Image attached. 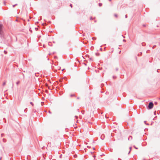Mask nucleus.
Here are the masks:
<instances>
[{
    "mask_svg": "<svg viewBox=\"0 0 160 160\" xmlns=\"http://www.w3.org/2000/svg\"><path fill=\"white\" fill-rule=\"evenodd\" d=\"M4 4L5 5V2L4 3Z\"/></svg>",
    "mask_w": 160,
    "mask_h": 160,
    "instance_id": "obj_57",
    "label": "nucleus"
},
{
    "mask_svg": "<svg viewBox=\"0 0 160 160\" xmlns=\"http://www.w3.org/2000/svg\"><path fill=\"white\" fill-rule=\"evenodd\" d=\"M3 141L4 142H6V140L5 139L3 138Z\"/></svg>",
    "mask_w": 160,
    "mask_h": 160,
    "instance_id": "obj_19",
    "label": "nucleus"
},
{
    "mask_svg": "<svg viewBox=\"0 0 160 160\" xmlns=\"http://www.w3.org/2000/svg\"><path fill=\"white\" fill-rule=\"evenodd\" d=\"M65 69H63V70H62V71H64V70Z\"/></svg>",
    "mask_w": 160,
    "mask_h": 160,
    "instance_id": "obj_54",
    "label": "nucleus"
},
{
    "mask_svg": "<svg viewBox=\"0 0 160 160\" xmlns=\"http://www.w3.org/2000/svg\"><path fill=\"white\" fill-rule=\"evenodd\" d=\"M49 113H50V114H51V112H50V111H49Z\"/></svg>",
    "mask_w": 160,
    "mask_h": 160,
    "instance_id": "obj_36",
    "label": "nucleus"
},
{
    "mask_svg": "<svg viewBox=\"0 0 160 160\" xmlns=\"http://www.w3.org/2000/svg\"><path fill=\"white\" fill-rule=\"evenodd\" d=\"M116 71H117L118 70V68H116Z\"/></svg>",
    "mask_w": 160,
    "mask_h": 160,
    "instance_id": "obj_33",
    "label": "nucleus"
},
{
    "mask_svg": "<svg viewBox=\"0 0 160 160\" xmlns=\"http://www.w3.org/2000/svg\"><path fill=\"white\" fill-rule=\"evenodd\" d=\"M6 82L4 81L3 83V84H2L3 86H4L6 84Z\"/></svg>",
    "mask_w": 160,
    "mask_h": 160,
    "instance_id": "obj_12",
    "label": "nucleus"
},
{
    "mask_svg": "<svg viewBox=\"0 0 160 160\" xmlns=\"http://www.w3.org/2000/svg\"><path fill=\"white\" fill-rule=\"evenodd\" d=\"M61 157H62V155H61L60 156V158H61Z\"/></svg>",
    "mask_w": 160,
    "mask_h": 160,
    "instance_id": "obj_41",
    "label": "nucleus"
},
{
    "mask_svg": "<svg viewBox=\"0 0 160 160\" xmlns=\"http://www.w3.org/2000/svg\"><path fill=\"white\" fill-rule=\"evenodd\" d=\"M3 119L5 120V122H6V119H5V118H3Z\"/></svg>",
    "mask_w": 160,
    "mask_h": 160,
    "instance_id": "obj_45",
    "label": "nucleus"
},
{
    "mask_svg": "<svg viewBox=\"0 0 160 160\" xmlns=\"http://www.w3.org/2000/svg\"><path fill=\"white\" fill-rule=\"evenodd\" d=\"M3 134H1V135H2V137L3 136Z\"/></svg>",
    "mask_w": 160,
    "mask_h": 160,
    "instance_id": "obj_43",
    "label": "nucleus"
},
{
    "mask_svg": "<svg viewBox=\"0 0 160 160\" xmlns=\"http://www.w3.org/2000/svg\"><path fill=\"white\" fill-rule=\"evenodd\" d=\"M77 99H79V97H78V98H77Z\"/></svg>",
    "mask_w": 160,
    "mask_h": 160,
    "instance_id": "obj_49",
    "label": "nucleus"
},
{
    "mask_svg": "<svg viewBox=\"0 0 160 160\" xmlns=\"http://www.w3.org/2000/svg\"><path fill=\"white\" fill-rule=\"evenodd\" d=\"M153 107V104L152 102H150L149 103L148 106L147 108L148 109H152Z\"/></svg>",
    "mask_w": 160,
    "mask_h": 160,
    "instance_id": "obj_2",
    "label": "nucleus"
},
{
    "mask_svg": "<svg viewBox=\"0 0 160 160\" xmlns=\"http://www.w3.org/2000/svg\"><path fill=\"white\" fill-rule=\"evenodd\" d=\"M100 50L101 51H102V48H100Z\"/></svg>",
    "mask_w": 160,
    "mask_h": 160,
    "instance_id": "obj_35",
    "label": "nucleus"
},
{
    "mask_svg": "<svg viewBox=\"0 0 160 160\" xmlns=\"http://www.w3.org/2000/svg\"><path fill=\"white\" fill-rule=\"evenodd\" d=\"M122 36L123 37V38H125V37L124 36L122 35Z\"/></svg>",
    "mask_w": 160,
    "mask_h": 160,
    "instance_id": "obj_34",
    "label": "nucleus"
},
{
    "mask_svg": "<svg viewBox=\"0 0 160 160\" xmlns=\"http://www.w3.org/2000/svg\"><path fill=\"white\" fill-rule=\"evenodd\" d=\"M127 17H128V16H127V15H125V18H127Z\"/></svg>",
    "mask_w": 160,
    "mask_h": 160,
    "instance_id": "obj_30",
    "label": "nucleus"
},
{
    "mask_svg": "<svg viewBox=\"0 0 160 160\" xmlns=\"http://www.w3.org/2000/svg\"><path fill=\"white\" fill-rule=\"evenodd\" d=\"M114 16L116 18L118 17V15L117 14H115L114 15Z\"/></svg>",
    "mask_w": 160,
    "mask_h": 160,
    "instance_id": "obj_24",
    "label": "nucleus"
},
{
    "mask_svg": "<svg viewBox=\"0 0 160 160\" xmlns=\"http://www.w3.org/2000/svg\"><path fill=\"white\" fill-rule=\"evenodd\" d=\"M101 138L102 140H103L104 138V135H102L101 137Z\"/></svg>",
    "mask_w": 160,
    "mask_h": 160,
    "instance_id": "obj_4",
    "label": "nucleus"
},
{
    "mask_svg": "<svg viewBox=\"0 0 160 160\" xmlns=\"http://www.w3.org/2000/svg\"><path fill=\"white\" fill-rule=\"evenodd\" d=\"M128 139L129 140H131L132 139V137L131 136H130L128 137Z\"/></svg>",
    "mask_w": 160,
    "mask_h": 160,
    "instance_id": "obj_3",
    "label": "nucleus"
},
{
    "mask_svg": "<svg viewBox=\"0 0 160 160\" xmlns=\"http://www.w3.org/2000/svg\"><path fill=\"white\" fill-rule=\"evenodd\" d=\"M20 83V81H18L16 82V84L17 85H18Z\"/></svg>",
    "mask_w": 160,
    "mask_h": 160,
    "instance_id": "obj_5",
    "label": "nucleus"
},
{
    "mask_svg": "<svg viewBox=\"0 0 160 160\" xmlns=\"http://www.w3.org/2000/svg\"><path fill=\"white\" fill-rule=\"evenodd\" d=\"M142 46H144L146 45V43L145 42H142Z\"/></svg>",
    "mask_w": 160,
    "mask_h": 160,
    "instance_id": "obj_6",
    "label": "nucleus"
},
{
    "mask_svg": "<svg viewBox=\"0 0 160 160\" xmlns=\"http://www.w3.org/2000/svg\"><path fill=\"white\" fill-rule=\"evenodd\" d=\"M118 160H121V159L120 158H118Z\"/></svg>",
    "mask_w": 160,
    "mask_h": 160,
    "instance_id": "obj_44",
    "label": "nucleus"
},
{
    "mask_svg": "<svg viewBox=\"0 0 160 160\" xmlns=\"http://www.w3.org/2000/svg\"><path fill=\"white\" fill-rule=\"evenodd\" d=\"M142 52H141L138 54V56H141L142 55Z\"/></svg>",
    "mask_w": 160,
    "mask_h": 160,
    "instance_id": "obj_9",
    "label": "nucleus"
},
{
    "mask_svg": "<svg viewBox=\"0 0 160 160\" xmlns=\"http://www.w3.org/2000/svg\"><path fill=\"white\" fill-rule=\"evenodd\" d=\"M85 65H86V64H85Z\"/></svg>",
    "mask_w": 160,
    "mask_h": 160,
    "instance_id": "obj_58",
    "label": "nucleus"
},
{
    "mask_svg": "<svg viewBox=\"0 0 160 160\" xmlns=\"http://www.w3.org/2000/svg\"><path fill=\"white\" fill-rule=\"evenodd\" d=\"M157 71V72H160V69H158Z\"/></svg>",
    "mask_w": 160,
    "mask_h": 160,
    "instance_id": "obj_14",
    "label": "nucleus"
},
{
    "mask_svg": "<svg viewBox=\"0 0 160 160\" xmlns=\"http://www.w3.org/2000/svg\"><path fill=\"white\" fill-rule=\"evenodd\" d=\"M109 1H111L112 0H108Z\"/></svg>",
    "mask_w": 160,
    "mask_h": 160,
    "instance_id": "obj_52",
    "label": "nucleus"
},
{
    "mask_svg": "<svg viewBox=\"0 0 160 160\" xmlns=\"http://www.w3.org/2000/svg\"><path fill=\"white\" fill-rule=\"evenodd\" d=\"M4 53H5V54H6V53H7V52H6V51H4Z\"/></svg>",
    "mask_w": 160,
    "mask_h": 160,
    "instance_id": "obj_31",
    "label": "nucleus"
},
{
    "mask_svg": "<svg viewBox=\"0 0 160 160\" xmlns=\"http://www.w3.org/2000/svg\"><path fill=\"white\" fill-rule=\"evenodd\" d=\"M70 6L72 8V4H70Z\"/></svg>",
    "mask_w": 160,
    "mask_h": 160,
    "instance_id": "obj_28",
    "label": "nucleus"
},
{
    "mask_svg": "<svg viewBox=\"0 0 160 160\" xmlns=\"http://www.w3.org/2000/svg\"><path fill=\"white\" fill-rule=\"evenodd\" d=\"M96 54L97 56H99L100 54L99 53H96Z\"/></svg>",
    "mask_w": 160,
    "mask_h": 160,
    "instance_id": "obj_22",
    "label": "nucleus"
},
{
    "mask_svg": "<svg viewBox=\"0 0 160 160\" xmlns=\"http://www.w3.org/2000/svg\"><path fill=\"white\" fill-rule=\"evenodd\" d=\"M95 17H94V18H93L92 17H90V19L91 20H93V19H95Z\"/></svg>",
    "mask_w": 160,
    "mask_h": 160,
    "instance_id": "obj_8",
    "label": "nucleus"
},
{
    "mask_svg": "<svg viewBox=\"0 0 160 160\" xmlns=\"http://www.w3.org/2000/svg\"><path fill=\"white\" fill-rule=\"evenodd\" d=\"M3 26L2 24H0V37L2 38H4L3 32Z\"/></svg>",
    "mask_w": 160,
    "mask_h": 160,
    "instance_id": "obj_1",
    "label": "nucleus"
},
{
    "mask_svg": "<svg viewBox=\"0 0 160 160\" xmlns=\"http://www.w3.org/2000/svg\"><path fill=\"white\" fill-rule=\"evenodd\" d=\"M133 147L136 149H138V148L136 147L134 145L133 146Z\"/></svg>",
    "mask_w": 160,
    "mask_h": 160,
    "instance_id": "obj_21",
    "label": "nucleus"
},
{
    "mask_svg": "<svg viewBox=\"0 0 160 160\" xmlns=\"http://www.w3.org/2000/svg\"><path fill=\"white\" fill-rule=\"evenodd\" d=\"M120 52H121V51H120L119 52V53H120Z\"/></svg>",
    "mask_w": 160,
    "mask_h": 160,
    "instance_id": "obj_55",
    "label": "nucleus"
},
{
    "mask_svg": "<svg viewBox=\"0 0 160 160\" xmlns=\"http://www.w3.org/2000/svg\"><path fill=\"white\" fill-rule=\"evenodd\" d=\"M156 47V45H154L153 47H152V48H154L155 47Z\"/></svg>",
    "mask_w": 160,
    "mask_h": 160,
    "instance_id": "obj_26",
    "label": "nucleus"
},
{
    "mask_svg": "<svg viewBox=\"0 0 160 160\" xmlns=\"http://www.w3.org/2000/svg\"><path fill=\"white\" fill-rule=\"evenodd\" d=\"M93 150H94V149H95V148H93Z\"/></svg>",
    "mask_w": 160,
    "mask_h": 160,
    "instance_id": "obj_47",
    "label": "nucleus"
},
{
    "mask_svg": "<svg viewBox=\"0 0 160 160\" xmlns=\"http://www.w3.org/2000/svg\"><path fill=\"white\" fill-rule=\"evenodd\" d=\"M27 108H26V109L24 110V112H26V111H27Z\"/></svg>",
    "mask_w": 160,
    "mask_h": 160,
    "instance_id": "obj_25",
    "label": "nucleus"
},
{
    "mask_svg": "<svg viewBox=\"0 0 160 160\" xmlns=\"http://www.w3.org/2000/svg\"><path fill=\"white\" fill-rule=\"evenodd\" d=\"M87 147H88V148H89V147L88 146H87Z\"/></svg>",
    "mask_w": 160,
    "mask_h": 160,
    "instance_id": "obj_56",
    "label": "nucleus"
},
{
    "mask_svg": "<svg viewBox=\"0 0 160 160\" xmlns=\"http://www.w3.org/2000/svg\"><path fill=\"white\" fill-rule=\"evenodd\" d=\"M73 157L74 158H76L77 157V155L76 154L73 156Z\"/></svg>",
    "mask_w": 160,
    "mask_h": 160,
    "instance_id": "obj_13",
    "label": "nucleus"
},
{
    "mask_svg": "<svg viewBox=\"0 0 160 160\" xmlns=\"http://www.w3.org/2000/svg\"><path fill=\"white\" fill-rule=\"evenodd\" d=\"M105 117H106V118H108V117H107V115H105Z\"/></svg>",
    "mask_w": 160,
    "mask_h": 160,
    "instance_id": "obj_38",
    "label": "nucleus"
},
{
    "mask_svg": "<svg viewBox=\"0 0 160 160\" xmlns=\"http://www.w3.org/2000/svg\"><path fill=\"white\" fill-rule=\"evenodd\" d=\"M143 160H145V159H144Z\"/></svg>",
    "mask_w": 160,
    "mask_h": 160,
    "instance_id": "obj_60",
    "label": "nucleus"
},
{
    "mask_svg": "<svg viewBox=\"0 0 160 160\" xmlns=\"http://www.w3.org/2000/svg\"><path fill=\"white\" fill-rule=\"evenodd\" d=\"M143 27H145L146 26V25L143 24Z\"/></svg>",
    "mask_w": 160,
    "mask_h": 160,
    "instance_id": "obj_37",
    "label": "nucleus"
},
{
    "mask_svg": "<svg viewBox=\"0 0 160 160\" xmlns=\"http://www.w3.org/2000/svg\"><path fill=\"white\" fill-rule=\"evenodd\" d=\"M44 103V102H41V103Z\"/></svg>",
    "mask_w": 160,
    "mask_h": 160,
    "instance_id": "obj_51",
    "label": "nucleus"
},
{
    "mask_svg": "<svg viewBox=\"0 0 160 160\" xmlns=\"http://www.w3.org/2000/svg\"><path fill=\"white\" fill-rule=\"evenodd\" d=\"M94 38H94V37H93V38H92V39L93 40H94V39H94Z\"/></svg>",
    "mask_w": 160,
    "mask_h": 160,
    "instance_id": "obj_39",
    "label": "nucleus"
},
{
    "mask_svg": "<svg viewBox=\"0 0 160 160\" xmlns=\"http://www.w3.org/2000/svg\"><path fill=\"white\" fill-rule=\"evenodd\" d=\"M93 157L95 158V156H93Z\"/></svg>",
    "mask_w": 160,
    "mask_h": 160,
    "instance_id": "obj_46",
    "label": "nucleus"
},
{
    "mask_svg": "<svg viewBox=\"0 0 160 160\" xmlns=\"http://www.w3.org/2000/svg\"><path fill=\"white\" fill-rule=\"evenodd\" d=\"M75 96V95L74 94H71V95H70V96L71 97H72L73 96Z\"/></svg>",
    "mask_w": 160,
    "mask_h": 160,
    "instance_id": "obj_18",
    "label": "nucleus"
},
{
    "mask_svg": "<svg viewBox=\"0 0 160 160\" xmlns=\"http://www.w3.org/2000/svg\"><path fill=\"white\" fill-rule=\"evenodd\" d=\"M132 147H130L129 148V149H130V151H129V152H128V154H129L130 153V152L131 151V150H132Z\"/></svg>",
    "mask_w": 160,
    "mask_h": 160,
    "instance_id": "obj_7",
    "label": "nucleus"
},
{
    "mask_svg": "<svg viewBox=\"0 0 160 160\" xmlns=\"http://www.w3.org/2000/svg\"><path fill=\"white\" fill-rule=\"evenodd\" d=\"M113 79H115L116 78V76H113Z\"/></svg>",
    "mask_w": 160,
    "mask_h": 160,
    "instance_id": "obj_23",
    "label": "nucleus"
},
{
    "mask_svg": "<svg viewBox=\"0 0 160 160\" xmlns=\"http://www.w3.org/2000/svg\"><path fill=\"white\" fill-rule=\"evenodd\" d=\"M35 75L36 76V77H38V73H35Z\"/></svg>",
    "mask_w": 160,
    "mask_h": 160,
    "instance_id": "obj_17",
    "label": "nucleus"
},
{
    "mask_svg": "<svg viewBox=\"0 0 160 160\" xmlns=\"http://www.w3.org/2000/svg\"><path fill=\"white\" fill-rule=\"evenodd\" d=\"M1 157L0 158V160H1Z\"/></svg>",
    "mask_w": 160,
    "mask_h": 160,
    "instance_id": "obj_53",
    "label": "nucleus"
},
{
    "mask_svg": "<svg viewBox=\"0 0 160 160\" xmlns=\"http://www.w3.org/2000/svg\"><path fill=\"white\" fill-rule=\"evenodd\" d=\"M75 117L76 118H78V117L77 116H75Z\"/></svg>",
    "mask_w": 160,
    "mask_h": 160,
    "instance_id": "obj_40",
    "label": "nucleus"
},
{
    "mask_svg": "<svg viewBox=\"0 0 160 160\" xmlns=\"http://www.w3.org/2000/svg\"><path fill=\"white\" fill-rule=\"evenodd\" d=\"M57 58V57H56V56H55V57H54V58Z\"/></svg>",
    "mask_w": 160,
    "mask_h": 160,
    "instance_id": "obj_50",
    "label": "nucleus"
},
{
    "mask_svg": "<svg viewBox=\"0 0 160 160\" xmlns=\"http://www.w3.org/2000/svg\"><path fill=\"white\" fill-rule=\"evenodd\" d=\"M154 115H156V111H155V112H154Z\"/></svg>",
    "mask_w": 160,
    "mask_h": 160,
    "instance_id": "obj_29",
    "label": "nucleus"
},
{
    "mask_svg": "<svg viewBox=\"0 0 160 160\" xmlns=\"http://www.w3.org/2000/svg\"><path fill=\"white\" fill-rule=\"evenodd\" d=\"M17 5H18V4H15L13 5L12 7L13 8H14L15 7V6Z\"/></svg>",
    "mask_w": 160,
    "mask_h": 160,
    "instance_id": "obj_15",
    "label": "nucleus"
},
{
    "mask_svg": "<svg viewBox=\"0 0 160 160\" xmlns=\"http://www.w3.org/2000/svg\"><path fill=\"white\" fill-rule=\"evenodd\" d=\"M154 103L155 104L157 105L158 104V102H155Z\"/></svg>",
    "mask_w": 160,
    "mask_h": 160,
    "instance_id": "obj_27",
    "label": "nucleus"
},
{
    "mask_svg": "<svg viewBox=\"0 0 160 160\" xmlns=\"http://www.w3.org/2000/svg\"><path fill=\"white\" fill-rule=\"evenodd\" d=\"M159 100H160V98H159Z\"/></svg>",
    "mask_w": 160,
    "mask_h": 160,
    "instance_id": "obj_59",
    "label": "nucleus"
},
{
    "mask_svg": "<svg viewBox=\"0 0 160 160\" xmlns=\"http://www.w3.org/2000/svg\"><path fill=\"white\" fill-rule=\"evenodd\" d=\"M123 41L125 42H126V40L125 39H123Z\"/></svg>",
    "mask_w": 160,
    "mask_h": 160,
    "instance_id": "obj_32",
    "label": "nucleus"
},
{
    "mask_svg": "<svg viewBox=\"0 0 160 160\" xmlns=\"http://www.w3.org/2000/svg\"><path fill=\"white\" fill-rule=\"evenodd\" d=\"M51 145V142L48 143V146H50Z\"/></svg>",
    "mask_w": 160,
    "mask_h": 160,
    "instance_id": "obj_20",
    "label": "nucleus"
},
{
    "mask_svg": "<svg viewBox=\"0 0 160 160\" xmlns=\"http://www.w3.org/2000/svg\"><path fill=\"white\" fill-rule=\"evenodd\" d=\"M91 61H93V59L92 58H91L89 59Z\"/></svg>",
    "mask_w": 160,
    "mask_h": 160,
    "instance_id": "obj_11",
    "label": "nucleus"
},
{
    "mask_svg": "<svg viewBox=\"0 0 160 160\" xmlns=\"http://www.w3.org/2000/svg\"><path fill=\"white\" fill-rule=\"evenodd\" d=\"M97 22V21H96V20H95V21H94V22Z\"/></svg>",
    "mask_w": 160,
    "mask_h": 160,
    "instance_id": "obj_48",
    "label": "nucleus"
},
{
    "mask_svg": "<svg viewBox=\"0 0 160 160\" xmlns=\"http://www.w3.org/2000/svg\"><path fill=\"white\" fill-rule=\"evenodd\" d=\"M144 122V123H145L146 124H147L146 123V121H145Z\"/></svg>",
    "mask_w": 160,
    "mask_h": 160,
    "instance_id": "obj_42",
    "label": "nucleus"
},
{
    "mask_svg": "<svg viewBox=\"0 0 160 160\" xmlns=\"http://www.w3.org/2000/svg\"><path fill=\"white\" fill-rule=\"evenodd\" d=\"M98 5H99V7H101L102 6V3H99L98 4Z\"/></svg>",
    "mask_w": 160,
    "mask_h": 160,
    "instance_id": "obj_10",
    "label": "nucleus"
},
{
    "mask_svg": "<svg viewBox=\"0 0 160 160\" xmlns=\"http://www.w3.org/2000/svg\"><path fill=\"white\" fill-rule=\"evenodd\" d=\"M30 103L32 106H33L34 105V104H33V102H30Z\"/></svg>",
    "mask_w": 160,
    "mask_h": 160,
    "instance_id": "obj_16",
    "label": "nucleus"
}]
</instances>
